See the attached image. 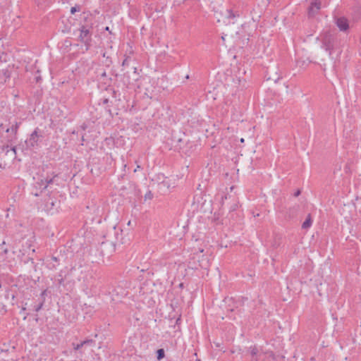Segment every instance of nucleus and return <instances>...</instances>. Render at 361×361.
Masks as SVG:
<instances>
[{
    "instance_id": "nucleus-1",
    "label": "nucleus",
    "mask_w": 361,
    "mask_h": 361,
    "mask_svg": "<svg viewBox=\"0 0 361 361\" xmlns=\"http://www.w3.org/2000/svg\"><path fill=\"white\" fill-rule=\"evenodd\" d=\"M317 39L321 41L322 48L328 51L329 56H331L334 51L339 49L340 40L335 32H325L321 34Z\"/></svg>"
},
{
    "instance_id": "nucleus-2",
    "label": "nucleus",
    "mask_w": 361,
    "mask_h": 361,
    "mask_svg": "<svg viewBox=\"0 0 361 361\" xmlns=\"http://www.w3.org/2000/svg\"><path fill=\"white\" fill-rule=\"evenodd\" d=\"M90 29L91 27H88L87 25H82L80 28L79 39L82 43L85 44L86 46V50H88L90 48L92 40Z\"/></svg>"
},
{
    "instance_id": "nucleus-3",
    "label": "nucleus",
    "mask_w": 361,
    "mask_h": 361,
    "mask_svg": "<svg viewBox=\"0 0 361 361\" xmlns=\"http://www.w3.org/2000/svg\"><path fill=\"white\" fill-rule=\"evenodd\" d=\"M39 133V128H35L30 135V137L25 140V145L27 149H32L39 145V139L42 137Z\"/></svg>"
},
{
    "instance_id": "nucleus-4",
    "label": "nucleus",
    "mask_w": 361,
    "mask_h": 361,
    "mask_svg": "<svg viewBox=\"0 0 361 361\" xmlns=\"http://www.w3.org/2000/svg\"><path fill=\"white\" fill-rule=\"evenodd\" d=\"M9 124H11V127L6 128L5 131L7 133H9V135H8V142H11L13 140L16 139V135L18 128L21 125V122L15 120L13 122L9 121Z\"/></svg>"
},
{
    "instance_id": "nucleus-5",
    "label": "nucleus",
    "mask_w": 361,
    "mask_h": 361,
    "mask_svg": "<svg viewBox=\"0 0 361 361\" xmlns=\"http://www.w3.org/2000/svg\"><path fill=\"white\" fill-rule=\"evenodd\" d=\"M221 15L224 17V22L226 23L234 24L235 20L240 17L238 11H233L231 9H226Z\"/></svg>"
},
{
    "instance_id": "nucleus-6",
    "label": "nucleus",
    "mask_w": 361,
    "mask_h": 361,
    "mask_svg": "<svg viewBox=\"0 0 361 361\" xmlns=\"http://www.w3.org/2000/svg\"><path fill=\"white\" fill-rule=\"evenodd\" d=\"M127 294L128 291L121 285L117 286L112 290V295L116 297V298H114V300H119L127 295Z\"/></svg>"
},
{
    "instance_id": "nucleus-7",
    "label": "nucleus",
    "mask_w": 361,
    "mask_h": 361,
    "mask_svg": "<svg viewBox=\"0 0 361 361\" xmlns=\"http://www.w3.org/2000/svg\"><path fill=\"white\" fill-rule=\"evenodd\" d=\"M56 176H54L51 178H49L48 177H47L44 179H41L39 181L36 182L35 187L39 188L41 190V191L44 190L49 184L54 182V178Z\"/></svg>"
},
{
    "instance_id": "nucleus-8",
    "label": "nucleus",
    "mask_w": 361,
    "mask_h": 361,
    "mask_svg": "<svg viewBox=\"0 0 361 361\" xmlns=\"http://www.w3.org/2000/svg\"><path fill=\"white\" fill-rule=\"evenodd\" d=\"M321 8V1L314 0L312 1L308 8V14L310 16H314Z\"/></svg>"
},
{
    "instance_id": "nucleus-9",
    "label": "nucleus",
    "mask_w": 361,
    "mask_h": 361,
    "mask_svg": "<svg viewBox=\"0 0 361 361\" xmlns=\"http://www.w3.org/2000/svg\"><path fill=\"white\" fill-rule=\"evenodd\" d=\"M336 25L342 31H345L348 28V23L345 18H338L336 20Z\"/></svg>"
},
{
    "instance_id": "nucleus-10",
    "label": "nucleus",
    "mask_w": 361,
    "mask_h": 361,
    "mask_svg": "<svg viewBox=\"0 0 361 361\" xmlns=\"http://www.w3.org/2000/svg\"><path fill=\"white\" fill-rule=\"evenodd\" d=\"M64 278L62 274V271H60L56 276L54 279V283L60 287L61 286H64L63 283Z\"/></svg>"
},
{
    "instance_id": "nucleus-11",
    "label": "nucleus",
    "mask_w": 361,
    "mask_h": 361,
    "mask_svg": "<svg viewBox=\"0 0 361 361\" xmlns=\"http://www.w3.org/2000/svg\"><path fill=\"white\" fill-rule=\"evenodd\" d=\"M250 353L252 356L253 360L259 361V357L262 356V354L259 353V350L257 347H251L250 348Z\"/></svg>"
},
{
    "instance_id": "nucleus-12",
    "label": "nucleus",
    "mask_w": 361,
    "mask_h": 361,
    "mask_svg": "<svg viewBox=\"0 0 361 361\" xmlns=\"http://www.w3.org/2000/svg\"><path fill=\"white\" fill-rule=\"evenodd\" d=\"M312 220L310 214H309L305 221L302 224V228L308 229L312 226Z\"/></svg>"
},
{
    "instance_id": "nucleus-13",
    "label": "nucleus",
    "mask_w": 361,
    "mask_h": 361,
    "mask_svg": "<svg viewBox=\"0 0 361 361\" xmlns=\"http://www.w3.org/2000/svg\"><path fill=\"white\" fill-rule=\"evenodd\" d=\"M51 260L53 261L54 262H50L48 263L49 268L51 269H56L58 264H59V259L56 257L52 256Z\"/></svg>"
},
{
    "instance_id": "nucleus-14",
    "label": "nucleus",
    "mask_w": 361,
    "mask_h": 361,
    "mask_svg": "<svg viewBox=\"0 0 361 361\" xmlns=\"http://www.w3.org/2000/svg\"><path fill=\"white\" fill-rule=\"evenodd\" d=\"M165 356V352L163 348L158 349L157 350V358L158 360H162Z\"/></svg>"
},
{
    "instance_id": "nucleus-15",
    "label": "nucleus",
    "mask_w": 361,
    "mask_h": 361,
    "mask_svg": "<svg viewBox=\"0 0 361 361\" xmlns=\"http://www.w3.org/2000/svg\"><path fill=\"white\" fill-rule=\"evenodd\" d=\"M298 207L299 206L297 205V206L293 207V208H290L289 209L288 216H289L290 218L294 216L295 213L297 212Z\"/></svg>"
},
{
    "instance_id": "nucleus-16",
    "label": "nucleus",
    "mask_w": 361,
    "mask_h": 361,
    "mask_svg": "<svg viewBox=\"0 0 361 361\" xmlns=\"http://www.w3.org/2000/svg\"><path fill=\"white\" fill-rule=\"evenodd\" d=\"M44 299L39 302V304L38 305H36L35 306V312H39L43 307L44 305Z\"/></svg>"
},
{
    "instance_id": "nucleus-17",
    "label": "nucleus",
    "mask_w": 361,
    "mask_h": 361,
    "mask_svg": "<svg viewBox=\"0 0 361 361\" xmlns=\"http://www.w3.org/2000/svg\"><path fill=\"white\" fill-rule=\"evenodd\" d=\"M153 197V194L152 193L151 191H148L145 195V200H152Z\"/></svg>"
},
{
    "instance_id": "nucleus-18",
    "label": "nucleus",
    "mask_w": 361,
    "mask_h": 361,
    "mask_svg": "<svg viewBox=\"0 0 361 361\" xmlns=\"http://www.w3.org/2000/svg\"><path fill=\"white\" fill-rule=\"evenodd\" d=\"M42 80L41 75H39V71H37L36 75L35 76V80L36 82H39Z\"/></svg>"
},
{
    "instance_id": "nucleus-19",
    "label": "nucleus",
    "mask_w": 361,
    "mask_h": 361,
    "mask_svg": "<svg viewBox=\"0 0 361 361\" xmlns=\"http://www.w3.org/2000/svg\"><path fill=\"white\" fill-rule=\"evenodd\" d=\"M80 11V7L75 6H73V7L71 8V13L72 14H74L76 11Z\"/></svg>"
},
{
    "instance_id": "nucleus-20",
    "label": "nucleus",
    "mask_w": 361,
    "mask_h": 361,
    "mask_svg": "<svg viewBox=\"0 0 361 361\" xmlns=\"http://www.w3.org/2000/svg\"><path fill=\"white\" fill-rule=\"evenodd\" d=\"M82 343H83V345H86L88 343H93V341L92 339H87V340L82 341Z\"/></svg>"
},
{
    "instance_id": "nucleus-21",
    "label": "nucleus",
    "mask_w": 361,
    "mask_h": 361,
    "mask_svg": "<svg viewBox=\"0 0 361 361\" xmlns=\"http://www.w3.org/2000/svg\"><path fill=\"white\" fill-rule=\"evenodd\" d=\"M99 75H100L101 78H106V71H102V73H99Z\"/></svg>"
},
{
    "instance_id": "nucleus-22",
    "label": "nucleus",
    "mask_w": 361,
    "mask_h": 361,
    "mask_svg": "<svg viewBox=\"0 0 361 361\" xmlns=\"http://www.w3.org/2000/svg\"><path fill=\"white\" fill-rule=\"evenodd\" d=\"M83 343L81 342L80 344H78L75 348L74 349L75 350H79L80 348H82L83 346Z\"/></svg>"
},
{
    "instance_id": "nucleus-23",
    "label": "nucleus",
    "mask_w": 361,
    "mask_h": 361,
    "mask_svg": "<svg viewBox=\"0 0 361 361\" xmlns=\"http://www.w3.org/2000/svg\"><path fill=\"white\" fill-rule=\"evenodd\" d=\"M111 63H112L111 60V59H109V58H108V57H106V65L107 66H110V64H111Z\"/></svg>"
},
{
    "instance_id": "nucleus-24",
    "label": "nucleus",
    "mask_w": 361,
    "mask_h": 361,
    "mask_svg": "<svg viewBox=\"0 0 361 361\" xmlns=\"http://www.w3.org/2000/svg\"><path fill=\"white\" fill-rule=\"evenodd\" d=\"M300 190H297V191L295 192L294 196L298 197V195H300Z\"/></svg>"
},
{
    "instance_id": "nucleus-25",
    "label": "nucleus",
    "mask_w": 361,
    "mask_h": 361,
    "mask_svg": "<svg viewBox=\"0 0 361 361\" xmlns=\"http://www.w3.org/2000/svg\"><path fill=\"white\" fill-rule=\"evenodd\" d=\"M109 103V99H103V104H107Z\"/></svg>"
},
{
    "instance_id": "nucleus-26",
    "label": "nucleus",
    "mask_w": 361,
    "mask_h": 361,
    "mask_svg": "<svg viewBox=\"0 0 361 361\" xmlns=\"http://www.w3.org/2000/svg\"><path fill=\"white\" fill-rule=\"evenodd\" d=\"M126 65H127V59H126L123 61V63H122V66H126Z\"/></svg>"
},
{
    "instance_id": "nucleus-27",
    "label": "nucleus",
    "mask_w": 361,
    "mask_h": 361,
    "mask_svg": "<svg viewBox=\"0 0 361 361\" xmlns=\"http://www.w3.org/2000/svg\"><path fill=\"white\" fill-rule=\"evenodd\" d=\"M45 293H46V290H44V291L42 293L41 295H42V297H44V295H45Z\"/></svg>"
},
{
    "instance_id": "nucleus-28",
    "label": "nucleus",
    "mask_w": 361,
    "mask_h": 361,
    "mask_svg": "<svg viewBox=\"0 0 361 361\" xmlns=\"http://www.w3.org/2000/svg\"><path fill=\"white\" fill-rule=\"evenodd\" d=\"M11 150L13 151L14 153L16 154V147H12Z\"/></svg>"
},
{
    "instance_id": "nucleus-29",
    "label": "nucleus",
    "mask_w": 361,
    "mask_h": 361,
    "mask_svg": "<svg viewBox=\"0 0 361 361\" xmlns=\"http://www.w3.org/2000/svg\"><path fill=\"white\" fill-rule=\"evenodd\" d=\"M29 260H30L32 262V263H34L32 258H29Z\"/></svg>"
},
{
    "instance_id": "nucleus-30",
    "label": "nucleus",
    "mask_w": 361,
    "mask_h": 361,
    "mask_svg": "<svg viewBox=\"0 0 361 361\" xmlns=\"http://www.w3.org/2000/svg\"><path fill=\"white\" fill-rule=\"evenodd\" d=\"M102 56L103 57H106V53L104 52Z\"/></svg>"
},
{
    "instance_id": "nucleus-31",
    "label": "nucleus",
    "mask_w": 361,
    "mask_h": 361,
    "mask_svg": "<svg viewBox=\"0 0 361 361\" xmlns=\"http://www.w3.org/2000/svg\"><path fill=\"white\" fill-rule=\"evenodd\" d=\"M4 252L5 253H6V252H8L7 249H5V250H4Z\"/></svg>"
},
{
    "instance_id": "nucleus-32",
    "label": "nucleus",
    "mask_w": 361,
    "mask_h": 361,
    "mask_svg": "<svg viewBox=\"0 0 361 361\" xmlns=\"http://www.w3.org/2000/svg\"><path fill=\"white\" fill-rule=\"evenodd\" d=\"M5 244V241L3 240L2 243H1V245H4Z\"/></svg>"
}]
</instances>
